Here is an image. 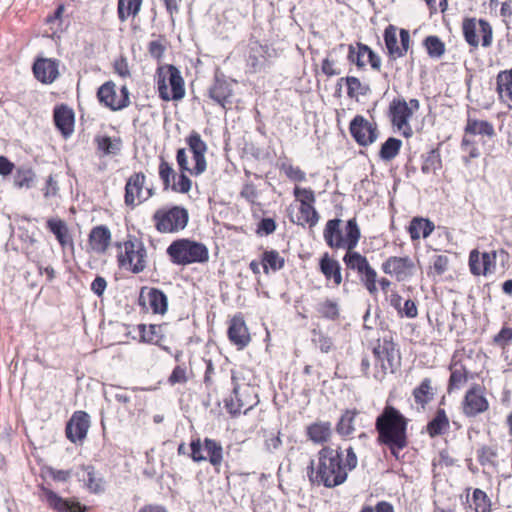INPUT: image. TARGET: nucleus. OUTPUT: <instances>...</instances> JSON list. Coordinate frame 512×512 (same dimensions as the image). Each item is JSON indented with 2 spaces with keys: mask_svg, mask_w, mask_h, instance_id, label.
Masks as SVG:
<instances>
[{
  "mask_svg": "<svg viewBox=\"0 0 512 512\" xmlns=\"http://www.w3.org/2000/svg\"><path fill=\"white\" fill-rule=\"evenodd\" d=\"M375 358V378L383 377L387 371L393 372L396 345L391 336L377 339L372 349Z\"/></svg>",
  "mask_w": 512,
  "mask_h": 512,
  "instance_id": "9b49d317",
  "label": "nucleus"
},
{
  "mask_svg": "<svg viewBox=\"0 0 512 512\" xmlns=\"http://www.w3.org/2000/svg\"><path fill=\"white\" fill-rule=\"evenodd\" d=\"M89 427V415L82 410L75 411L66 424V437L72 443L82 442L87 436Z\"/></svg>",
  "mask_w": 512,
  "mask_h": 512,
  "instance_id": "bb28decb",
  "label": "nucleus"
},
{
  "mask_svg": "<svg viewBox=\"0 0 512 512\" xmlns=\"http://www.w3.org/2000/svg\"><path fill=\"white\" fill-rule=\"evenodd\" d=\"M36 174L31 167H18L13 175V184L18 189H30L35 182Z\"/></svg>",
  "mask_w": 512,
  "mask_h": 512,
  "instance_id": "09e8293b",
  "label": "nucleus"
},
{
  "mask_svg": "<svg viewBox=\"0 0 512 512\" xmlns=\"http://www.w3.org/2000/svg\"><path fill=\"white\" fill-rule=\"evenodd\" d=\"M450 377L447 384V391L451 393L454 390L462 388L468 381V370L462 362V354L455 351L449 364Z\"/></svg>",
  "mask_w": 512,
  "mask_h": 512,
  "instance_id": "c756f323",
  "label": "nucleus"
},
{
  "mask_svg": "<svg viewBox=\"0 0 512 512\" xmlns=\"http://www.w3.org/2000/svg\"><path fill=\"white\" fill-rule=\"evenodd\" d=\"M381 270L398 282L409 280L415 273L416 266L408 256H390L381 264Z\"/></svg>",
  "mask_w": 512,
  "mask_h": 512,
  "instance_id": "2eb2a0df",
  "label": "nucleus"
},
{
  "mask_svg": "<svg viewBox=\"0 0 512 512\" xmlns=\"http://www.w3.org/2000/svg\"><path fill=\"white\" fill-rule=\"evenodd\" d=\"M402 141L395 137H389L379 150V157L385 162L393 160L400 152Z\"/></svg>",
  "mask_w": 512,
  "mask_h": 512,
  "instance_id": "3c124183",
  "label": "nucleus"
},
{
  "mask_svg": "<svg viewBox=\"0 0 512 512\" xmlns=\"http://www.w3.org/2000/svg\"><path fill=\"white\" fill-rule=\"evenodd\" d=\"M347 60L359 70L364 69L367 64L375 71L381 70V58L368 45L361 42L348 45Z\"/></svg>",
  "mask_w": 512,
  "mask_h": 512,
  "instance_id": "6ab92c4d",
  "label": "nucleus"
},
{
  "mask_svg": "<svg viewBox=\"0 0 512 512\" xmlns=\"http://www.w3.org/2000/svg\"><path fill=\"white\" fill-rule=\"evenodd\" d=\"M279 169L289 181L296 185L307 180L306 172L300 166L294 165L291 162L281 163Z\"/></svg>",
  "mask_w": 512,
  "mask_h": 512,
  "instance_id": "603ef678",
  "label": "nucleus"
},
{
  "mask_svg": "<svg viewBox=\"0 0 512 512\" xmlns=\"http://www.w3.org/2000/svg\"><path fill=\"white\" fill-rule=\"evenodd\" d=\"M323 237L331 249H345L342 260L346 270L353 271L358 275L360 283L369 295H376L377 271L365 255L355 250L361 238L356 217L347 221L344 236L341 230V220L337 218L328 220L323 230Z\"/></svg>",
  "mask_w": 512,
  "mask_h": 512,
  "instance_id": "f257e3e1",
  "label": "nucleus"
},
{
  "mask_svg": "<svg viewBox=\"0 0 512 512\" xmlns=\"http://www.w3.org/2000/svg\"><path fill=\"white\" fill-rule=\"evenodd\" d=\"M229 382L237 383V377L234 371L225 369L216 370L211 360L207 362L204 374V384L208 391L217 393L220 389L228 386Z\"/></svg>",
  "mask_w": 512,
  "mask_h": 512,
  "instance_id": "5701e85b",
  "label": "nucleus"
},
{
  "mask_svg": "<svg viewBox=\"0 0 512 512\" xmlns=\"http://www.w3.org/2000/svg\"><path fill=\"white\" fill-rule=\"evenodd\" d=\"M450 428V419L444 408H438L433 417L427 422L425 432L434 439L443 436Z\"/></svg>",
  "mask_w": 512,
  "mask_h": 512,
  "instance_id": "f704fd0d",
  "label": "nucleus"
},
{
  "mask_svg": "<svg viewBox=\"0 0 512 512\" xmlns=\"http://www.w3.org/2000/svg\"><path fill=\"white\" fill-rule=\"evenodd\" d=\"M512 342V328L503 326L492 338V344L505 352Z\"/></svg>",
  "mask_w": 512,
  "mask_h": 512,
  "instance_id": "0e129e2a",
  "label": "nucleus"
},
{
  "mask_svg": "<svg viewBox=\"0 0 512 512\" xmlns=\"http://www.w3.org/2000/svg\"><path fill=\"white\" fill-rule=\"evenodd\" d=\"M420 109V102L416 98L406 100L403 96L392 99L388 106V117L393 128L397 129L405 138L413 134L410 121Z\"/></svg>",
  "mask_w": 512,
  "mask_h": 512,
  "instance_id": "0eeeda50",
  "label": "nucleus"
},
{
  "mask_svg": "<svg viewBox=\"0 0 512 512\" xmlns=\"http://www.w3.org/2000/svg\"><path fill=\"white\" fill-rule=\"evenodd\" d=\"M227 337L238 350H243L250 344L252 339L243 313L238 312L229 319Z\"/></svg>",
  "mask_w": 512,
  "mask_h": 512,
  "instance_id": "412c9836",
  "label": "nucleus"
},
{
  "mask_svg": "<svg viewBox=\"0 0 512 512\" xmlns=\"http://www.w3.org/2000/svg\"><path fill=\"white\" fill-rule=\"evenodd\" d=\"M240 196L244 198L251 205L257 204L259 196L256 185L252 182L245 183L240 191Z\"/></svg>",
  "mask_w": 512,
  "mask_h": 512,
  "instance_id": "774afa93",
  "label": "nucleus"
},
{
  "mask_svg": "<svg viewBox=\"0 0 512 512\" xmlns=\"http://www.w3.org/2000/svg\"><path fill=\"white\" fill-rule=\"evenodd\" d=\"M498 446L493 445H482L477 450V460L483 467H496L498 464Z\"/></svg>",
  "mask_w": 512,
  "mask_h": 512,
  "instance_id": "de8ad7c7",
  "label": "nucleus"
},
{
  "mask_svg": "<svg viewBox=\"0 0 512 512\" xmlns=\"http://www.w3.org/2000/svg\"><path fill=\"white\" fill-rule=\"evenodd\" d=\"M358 465V457L352 446L323 445L306 468L312 485L334 488L342 485Z\"/></svg>",
  "mask_w": 512,
  "mask_h": 512,
  "instance_id": "f03ea898",
  "label": "nucleus"
},
{
  "mask_svg": "<svg viewBox=\"0 0 512 512\" xmlns=\"http://www.w3.org/2000/svg\"><path fill=\"white\" fill-rule=\"evenodd\" d=\"M188 380H189V377H188L187 367L185 365H177L173 369L170 376L168 377L167 382L171 386H174L177 384L184 385L188 382Z\"/></svg>",
  "mask_w": 512,
  "mask_h": 512,
  "instance_id": "338daca9",
  "label": "nucleus"
},
{
  "mask_svg": "<svg viewBox=\"0 0 512 512\" xmlns=\"http://www.w3.org/2000/svg\"><path fill=\"white\" fill-rule=\"evenodd\" d=\"M97 153L101 157L115 156L122 149V140L120 137H111L108 135H96L94 137Z\"/></svg>",
  "mask_w": 512,
  "mask_h": 512,
  "instance_id": "ea45409f",
  "label": "nucleus"
},
{
  "mask_svg": "<svg viewBox=\"0 0 512 512\" xmlns=\"http://www.w3.org/2000/svg\"><path fill=\"white\" fill-rule=\"evenodd\" d=\"M188 221V210L182 206L162 211V233H178L187 226Z\"/></svg>",
  "mask_w": 512,
  "mask_h": 512,
  "instance_id": "a878e982",
  "label": "nucleus"
},
{
  "mask_svg": "<svg viewBox=\"0 0 512 512\" xmlns=\"http://www.w3.org/2000/svg\"><path fill=\"white\" fill-rule=\"evenodd\" d=\"M44 499L48 506L57 512H87L88 507L75 498L65 499L49 488L42 487Z\"/></svg>",
  "mask_w": 512,
  "mask_h": 512,
  "instance_id": "cd10ccee",
  "label": "nucleus"
},
{
  "mask_svg": "<svg viewBox=\"0 0 512 512\" xmlns=\"http://www.w3.org/2000/svg\"><path fill=\"white\" fill-rule=\"evenodd\" d=\"M312 342L323 353H328L333 348L332 338L328 336L326 333H324L321 329L312 330Z\"/></svg>",
  "mask_w": 512,
  "mask_h": 512,
  "instance_id": "e2e57ef3",
  "label": "nucleus"
},
{
  "mask_svg": "<svg viewBox=\"0 0 512 512\" xmlns=\"http://www.w3.org/2000/svg\"><path fill=\"white\" fill-rule=\"evenodd\" d=\"M186 144L190 153L192 154V160L194 165L188 166V157L184 148H180L177 151L176 160L179 169L188 171L192 176H199L203 174L207 169L206 153L208 146L202 139L201 135L197 131H191L186 138Z\"/></svg>",
  "mask_w": 512,
  "mask_h": 512,
  "instance_id": "423d86ee",
  "label": "nucleus"
},
{
  "mask_svg": "<svg viewBox=\"0 0 512 512\" xmlns=\"http://www.w3.org/2000/svg\"><path fill=\"white\" fill-rule=\"evenodd\" d=\"M461 31L470 51H475L481 45L488 48L493 43V28L485 19L465 17L461 23Z\"/></svg>",
  "mask_w": 512,
  "mask_h": 512,
  "instance_id": "1a4fd4ad",
  "label": "nucleus"
},
{
  "mask_svg": "<svg viewBox=\"0 0 512 512\" xmlns=\"http://www.w3.org/2000/svg\"><path fill=\"white\" fill-rule=\"evenodd\" d=\"M233 395L235 396V398L237 399V401L239 403L242 402L244 404L245 401H249V400L252 401V398H253V401H254L253 407L258 404L257 395L254 393L253 388L248 385L241 388L238 383H234Z\"/></svg>",
  "mask_w": 512,
  "mask_h": 512,
  "instance_id": "69168bd1",
  "label": "nucleus"
},
{
  "mask_svg": "<svg viewBox=\"0 0 512 512\" xmlns=\"http://www.w3.org/2000/svg\"><path fill=\"white\" fill-rule=\"evenodd\" d=\"M87 477L84 478L87 489L91 493H100L104 491V481L96 476L95 468L92 465L83 466Z\"/></svg>",
  "mask_w": 512,
  "mask_h": 512,
  "instance_id": "6e6d98bb",
  "label": "nucleus"
},
{
  "mask_svg": "<svg viewBox=\"0 0 512 512\" xmlns=\"http://www.w3.org/2000/svg\"><path fill=\"white\" fill-rule=\"evenodd\" d=\"M316 317L332 322L340 319V304L338 300L324 297L318 300L314 306Z\"/></svg>",
  "mask_w": 512,
  "mask_h": 512,
  "instance_id": "4c0bfd02",
  "label": "nucleus"
},
{
  "mask_svg": "<svg viewBox=\"0 0 512 512\" xmlns=\"http://www.w3.org/2000/svg\"><path fill=\"white\" fill-rule=\"evenodd\" d=\"M116 259L120 269L134 274L142 272L146 267V250L137 239L128 238L116 242Z\"/></svg>",
  "mask_w": 512,
  "mask_h": 512,
  "instance_id": "6e6552de",
  "label": "nucleus"
},
{
  "mask_svg": "<svg viewBox=\"0 0 512 512\" xmlns=\"http://www.w3.org/2000/svg\"><path fill=\"white\" fill-rule=\"evenodd\" d=\"M112 243L111 230L103 224L92 227L87 237L86 252L102 256L107 253Z\"/></svg>",
  "mask_w": 512,
  "mask_h": 512,
  "instance_id": "4be33fe9",
  "label": "nucleus"
},
{
  "mask_svg": "<svg viewBox=\"0 0 512 512\" xmlns=\"http://www.w3.org/2000/svg\"><path fill=\"white\" fill-rule=\"evenodd\" d=\"M424 46L430 57L440 58L445 53V44L437 36H428L424 40Z\"/></svg>",
  "mask_w": 512,
  "mask_h": 512,
  "instance_id": "bf43d9fd",
  "label": "nucleus"
},
{
  "mask_svg": "<svg viewBox=\"0 0 512 512\" xmlns=\"http://www.w3.org/2000/svg\"><path fill=\"white\" fill-rule=\"evenodd\" d=\"M233 91L230 84L223 79H216L214 84L209 89V96L216 103L226 108V104L230 103Z\"/></svg>",
  "mask_w": 512,
  "mask_h": 512,
  "instance_id": "a18cd8bd",
  "label": "nucleus"
},
{
  "mask_svg": "<svg viewBox=\"0 0 512 512\" xmlns=\"http://www.w3.org/2000/svg\"><path fill=\"white\" fill-rule=\"evenodd\" d=\"M315 205L316 204H299L296 218H291V222L302 227H315L320 220V214Z\"/></svg>",
  "mask_w": 512,
  "mask_h": 512,
  "instance_id": "a19ab883",
  "label": "nucleus"
},
{
  "mask_svg": "<svg viewBox=\"0 0 512 512\" xmlns=\"http://www.w3.org/2000/svg\"><path fill=\"white\" fill-rule=\"evenodd\" d=\"M450 260L448 256L439 254L432 258V261L428 267L427 274L429 277H439L448 271Z\"/></svg>",
  "mask_w": 512,
  "mask_h": 512,
  "instance_id": "5fc2aeb1",
  "label": "nucleus"
},
{
  "mask_svg": "<svg viewBox=\"0 0 512 512\" xmlns=\"http://www.w3.org/2000/svg\"><path fill=\"white\" fill-rule=\"evenodd\" d=\"M407 418L397 407L386 403L375 419L377 443L386 446L396 459L409 444Z\"/></svg>",
  "mask_w": 512,
  "mask_h": 512,
  "instance_id": "7ed1b4c3",
  "label": "nucleus"
},
{
  "mask_svg": "<svg viewBox=\"0 0 512 512\" xmlns=\"http://www.w3.org/2000/svg\"><path fill=\"white\" fill-rule=\"evenodd\" d=\"M167 82L162 79V100L181 101L186 94L185 81L178 68L173 65H167Z\"/></svg>",
  "mask_w": 512,
  "mask_h": 512,
  "instance_id": "aec40b11",
  "label": "nucleus"
},
{
  "mask_svg": "<svg viewBox=\"0 0 512 512\" xmlns=\"http://www.w3.org/2000/svg\"><path fill=\"white\" fill-rule=\"evenodd\" d=\"M139 335L143 342L159 345L160 344V333L157 325L141 324L138 326Z\"/></svg>",
  "mask_w": 512,
  "mask_h": 512,
  "instance_id": "13d9d810",
  "label": "nucleus"
},
{
  "mask_svg": "<svg viewBox=\"0 0 512 512\" xmlns=\"http://www.w3.org/2000/svg\"><path fill=\"white\" fill-rule=\"evenodd\" d=\"M139 304L153 313H160V290L151 287H142L139 294Z\"/></svg>",
  "mask_w": 512,
  "mask_h": 512,
  "instance_id": "49530a36",
  "label": "nucleus"
},
{
  "mask_svg": "<svg viewBox=\"0 0 512 512\" xmlns=\"http://www.w3.org/2000/svg\"><path fill=\"white\" fill-rule=\"evenodd\" d=\"M349 132L359 146H369L378 138L376 123H372L362 115H356L350 122Z\"/></svg>",
  "mask_w": 512,
  "mask_h": 512,
  "instance_id": "a211bd4d",
  "label": "nucleus"
},
{
  "mask_svg": "<svg viewBox=\"0 0 512 512\" xmlns=\"http://www.w3.org/2000/svg\"><path fill=\"white\" fill-rule=\"evenodd\" d=\"M475 512H491V500L483 490L476 488L472 494Z\"/></svg>",
  "mask_w": 512,
  "mask_h": 512,
  "instance_id": "052dcab7",
  "label": "nucleus"
},
{
  "mask_svg": "<svg viewBox=\"0 0 512 512\" xmlns=\"http://www.w3.org/2000/svg\"><path fill=\"white\" fill-rule=\"evenodd\" d=\"M343 83L346 85L347 96L350 99L358 100L359 96H365L370 92L369 85L361 82L360 79L355 76L339 78L337 81V86L341 87Z\"/></svg>",
  "mask_w": 512,
  "mask_h": 512,
  "instance_id": "c03bdc74",
  "label": "nucleus"
},
{
  "mask_svg": "<svg viewBox=\"0 0 512 512\" xmlns=\"http://www.w3.org/2000/svg\"><path fill=\"white\" fill-rule=\"evenodd\" d=\"M318 269L323 275L327 287L337 288L342 284V267L339 261L332 257L328 252H325L320 256Z\"/></svg>",
  "mask_w": 512,
  "mask_h": 512,
  "instance_id": "393cba45",
  "label": "nucleus"
},
{
  "mask_svg": "<svg viewBox=\"0 0 512 512\" xmlns=\"http://www.w3.org/2000/svg\"><path fill=\"white\" fill-rule=\"evenodd\" d=\"M384 42L388 57L391 60L404 57L410 48V33L406 29H400V45L397 40V28L390 24L384 30Z\"/></svg>",
  "mask_w": 512,
  "mask_h": 512,
  "instance_id": "f3484780",
  "label": "nucleus"
},
{
  "mask_svg": "<svg viewBox=\"0 0 512 512\" xmlns=\"http://www.w3.org/2000/svg\"><path fill=\"white\" fill-rule=\"evenodd\" d=\"M145 175L141 172L132 174L125 185L124 202L134 208L152 196L151 188L145 186Z\"/></svg>",
  "mask_w": 512,
  "mask_h": 512,
  "instance_id": "dca6fc26",
  "label": "nucleus"
},
{
  "mask_svg": "<svg viewBox=\"0 0 512 512\" xmlns=\"http://www.w3.org/2000/svg\"><path fill=\"white\" fill-rule=\"evenodd\" d=\"M261 266L264 274L275 273L284 268L285 258L275 249H266L261 254Z\"/></svg>",
  "mask_w": 512,
  "mask_h": 512,
  "instance_id": "37998d69",
  "label": "nucleus"
},
{
  "mask_svg": "<svg viewBox=\"0 0 512 512\" xmlns=\"http://www.w3.org/2000/svg\"><path fill=\"white\" fill-rule=\"evenodd\" d=\"M496 135L493 123L487 120H481L470 113L467 115L464 134L461 140V149L466 155L464 161L468 163L471 159L478 158L480 151L477 147L476 136L479 141L485 143V138L492 139Z\"/></svg>",
  "mask_w": 512,
  "mask_h": 512,
  "instance_id": "20e7f679",
  "label": "nucleus"
},
{
  "mask_svg": "<svg viewBox=\"0 0 512 512\" xmlns=\"http://www.w3.org/2000/svg\"><path fill=\"white\" fill-rule=\"evenodd\" d=\"M254 401L249 400L239 403L235 396L233 395L229 399L225 400V408L231 417L235 418L239 416L241 413L247 414L253 408Z\"/></svg>",
  "mask_w": 512,
  "mask_h": 512,
  "instance_id": "4d7b16f0",
  "label": "nucleus"
},
{
  "mask_svg": "<svg viewBox=\"0 0 512 512\" xmlns=\"http://www.w3.org/2000/svg\"><path fill=\"white\" fill-rule=\"evenodd\" d=\"M435 230V224L428 218L415 216L409 222L407 232L412 242L428 238Z\"/></svg>",
  "mask_w": 512,
  "mask_h": 512,
  "instance_id": "72a5a7b5",
  "label": "nucleus"
},
{
  "mask_svg": "<svg viewBox=\"0 0 512 512\" xmlns=\"http://www.w3.org/2000/svg\"><path fill=\"white\" fill-rule=\"evenodd\" d=\"M32 71L42 84H52L59 77V63L56 59L39 57L34 61Z\"/></svg>",
  "mask_w": 512,
  "mask_h": 512,
  "instance_id": "c85d7f7f",
  "label": "nucleus"
},
{
  "mask_svg": "<svg viewBox=\"0 0 512 512\" xmlns=\"http://www.w3.org/2000/svg\"><path fill=\"white\" fill-rule=\"evenodd\" d=\"M187 171L180 169L177 173L168 163L162 161V182L165 189L173 192L187 194L191 190L192 182L185 174Z\"/></svg>",
  "mask_w": 512,
  "mask_h": 512,
  "instance_id": "b1692460",
  "label": "nucleus"
},
{
  "mask_svg": "<svg viewBox=\"0 0 512 512\" xmlns=\"http://www.w3.org/2000/svg\"><path fill=\"white\" fill-rule=\"evenodd\" d=\"M496 92L499 101L512 109V68L500 71L496 76Z\"/></svg>",
  "mask_w": 512,
  "mask_h": 512,
  "instance_id": "c9c22d12",
  "label": "nucleus"
},
{
  "mask_svg": "<svg viewBox=\"0 0 512 512\" xmlns=\"http://www.w3.org/2000/svg\"><path fill=\"white\" fill-rule=\"evenodd\" d=\"M53 121L56 128L64 138H68L74 132L75 115L72 108L66 104L55 106L53 110Z\"/></svg>",
  "mask_w": 512,
  "mask_h": 512,
  "instance_id": "7c9ffc66",
  "label": "nucleus"
},
{
  "mask_svg": "<svg viewBox=\"0 0 512 512\" xmlns=\"http://www.w3.org/2000/svg\"><path fill=\"white\" fill-rule=\"evenodd\" d=\"M46 228L55 236L62 250L74 249L73 236L67 223L60 218H49Z\"/></svg>",
  "mask_w": 512,
  "mask_h": 512,
  "instance_id": "2f4dec72",
  "label": "nucleus"
},
{
  "mask_svg": "<svg viewBox=\"0 0 512 512\" xmlns=\"http://www.w3.org/2000/svg\"><path fill=\"white\" fill-rule=\"evenodd\" d=\"M436 394L437 387L430 377L423 378L412 390L414 403L422 409H425L427 405L434 400Z\"/></svg>",
  "mask_w": 512,
  "mask_h": 512,
  "instance_id": "473e14b6",
  "label": "nucleus"
},
{
  "mask_svg": "<svg viewBox=\"0 0 512 512\" xmlns=\"http://www.w3.org/2000/svg\"><path fill=\"white\" fill-rule=\"evenodd\" d=\"M190 449V457L194 462L208 461L215 471L219 472L223 462V447L220 442L211 438H205L203 441L196 438L191 441Z\"/></svg>",
  "mask_w": 512,
  "mask_h": 512,
  "instance_id": "9d476101",
  "label": "nucleus"
},
{
  "mask_svg": "<svg viewBox=\"0 0 512 512\" xmlns=\"http://www.w3.org/2000/svg\"><path fill=\"white\" fill-rule=\"evenodd\" d=\"M266 54L267 48L258 41L249 44L245 64L250 73H257L261 70L266 61Z\"/></svg>",
  "mask_w": 512,
  "mask_h": 512,
  "instance_id": "e433bc0d",
  "label": "nucleus"
},
{
  "mask_svg": "<svg viewBox=\"0 0 512 512\" xmlns=\"http://www.w3.org/2000/svg\"><path fill=\"white\" fill-rule=\"evenodd\" d=\"M499 253L507 255L504 249H500ZM497 250L483 251L475 248L469 252L468 267L470 273L475 276H490L496 272Z\"/></svg>",
  "mask_w": 512,
  "mask_h": 512,
  "instance_id": "ddd939ff",
  "label": "nucleus"
},
{
  "mask_svg": "<svg viewBox=\"0 0 512 512\" xmlns=\"http://www.w3.org/2000/svg\"><path fill=\"white\" fill-rule=\"evenodd\" d=\"M166 252L172 263L181 266L205 263L209 260V250L206 245L188 238L174 240Z\"/></svg>",
  "mask_w": 512,
  "mask_h": 512,
  "instance_id": "39448f33",
  "label": "nucleus"
},
{
  "mask_svg": "<svg viewBox=\"0 0 512 512\" xmlns=\"http://www.w3.org/2000/svg\"><path fill=\"white\" fill-rule=\"evenodd\" d=\"M130 93L126 86L119 90L112 81L102 84L97 91V98L101 105L112 111L126 108L130 104Z\"/></svg>",
  "mask_w": 512,
  "mask_h": 512,
  "instance_id": "4468645a",
  "label": "nucleus"
},
{
  "mask_svg": "<svg viewBox=\"0 0 512 512\" xmlns=\"http://www.w3.org/2000/svg\"><path fill=\"white\" fill-rule=\"evenodd\" d=\"M359 414L357 409H346L336 423V432L343 439L351 438L355 432V418Z\"/></svg>",
  "mask_w": 512,
  "mask_h": 512,
  "instance_id": "79ce46f5",
  "label": "nucleus"
},
{
  "mask_svg": "<svg viewBox=\"0 0 512 512\" xmlns=\"http://www.w3.org/2000/svg\"><path fill=\"white\" fill-rule=\"evenodd\" d=\"M490 408L489 400L486 397L485 388L479 384H473L465 392L461 403V413L468 419H475L486 413Z\"/></svg>",
  "mask_w": 512,
  "mask_h": 512,
  "instance_id": "f8f14e48",
  "label": "nucleus"
},
{
  "mask_svg": "<svg viewBox=\"0 0 512 512\" xmlns=\"http://www.w3.org/2000/svg\"><path fill=\"white\" fill-rule=\"evenodd\" d=\"M332 427L330 422H314L307 426L306 435L315 444L328 445L332 438Z\"/></svg>",
  "mask_w": 512,
  "mask_h": 512,
  "instance_id": "58836bf2",
  "label": "nucleus"
},
{
  "mask_svg": "<svg viewBox=\"0 0 512 512\" xmlns=\"http://www.w3.org/2000/svg\"><path fill=\"white\" fill-rule=\"evenodd\" d=\"M292 193L298 204H316L315 191L310 187L295 185Z\"/></svg>",
  "mask_w": 512,
  "mask_h": 512,
  "instance_id": "680f3d73",
  "label": "nucleus"
},
{
  "mask_svg": "<svg viewBox=\"0 0 512 512\" xmlns=\"http://www.w3.org/2000/svg\"><path fill=\"white\" fill-rule=\"evenodd\" d=\"M142 0H118L117 14L121 22H125L129 17H135L141 7Z\"/></svg>",
  "mask_w": 512,
  "mask_h": 512,
  "instance_id": "8fccbe9b",
  "label": "nucleus"
},
{
  "mask_svg": "<svg viewBox=\"0 0 512 512\" xmlns=\"http://www.w3.org/2000/svg\"><path fill=\"white\" fill-rule=\"evenodd\" d=\"M442 166L440 153L438 150H430L423 156L421 171L424 174H434Z\"/></svg>",
  "mask_w": 512,
  "mask_h": 512,
  "instance_id": "864d4df0",
  "label": "nucleus"
}]
</instances>
